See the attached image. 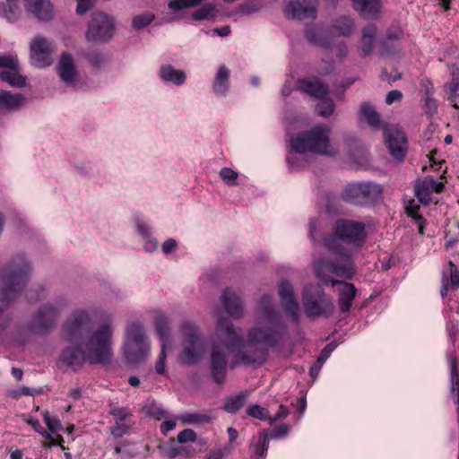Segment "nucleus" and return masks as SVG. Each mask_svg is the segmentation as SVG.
Segmentation results:
<instances>
[{"mask_svg": "<svg viewBox=\"0 0 459 459\" xmlns=\"http://www.w3.org/2000/svg\"><path fill=\"white\" fill-rule=\"evenodd\" d=\"M359 190L360 182L348 184L341 194L342 199L346 203L360 206Z\"/></svg>", "mask_w": 459, "mask_h": 459, "instance_id": "obj_36", "label": "nucleus"}, {"mask_svg": "<svg viewBox=\"0 0 459 459\" xmlns=\"http://www.w3.org/2000/svg\"><path fill=\"white\" fill-rule=\"evenodd\" d=\"M32 274V266L23 255H16L0 270V333L9 325L4 313L25 293Z\"/></svg>", "mask_w": 459, "mask_h": 459, "instance_id": "obj_3", "label": "nucleus"}, {"mask_svg": "<svg viewBox=\"0 0 459 459\" xmlns=\"http://www.w3.org/2000/svg\"><path fill=\"white\" fill-rule=\"evenodd\" d=\"M215 331L221 343L228 351L234 354V360L230 364V368H234L237 364L260 368L267 361L268 348L258 344L248 346L242 329L235 328L228 317H218Z\"/></svg>", "mask_w": 459, "mask_h": 459, "instance_id": "obj_4", "label": "nucleus"}, {"mask_svg": "<svg viewBox=\"0 0 459 459\" xmlns=\"http://www.w3.org/2000/svg\"><path fill=\"white\" fill-rule=\"evenodd\" d=\"M293 153H289L286 160L290 169H300L307 165V160L303 158L299 157L292 150Z\"/></svg>", "mask_w": 459, "mask_h": 459, "instance_id": "obj_53", "label": "nucleus"}, {"mask_svg": "<svg viewBox=\"0 0 459 459\" xmlns=\"http://www.w3.org/2000/svg\"><path fill=\"white\" fill-rule=\"evenodd\" d=\"M19 64L16 57L7 55H0V68L14 69Z\"/></svg>", "mask_w": 459, "mask_h": 459, "instance_id": "obj_62", "label": "nucleus"}, {"mask_svg": "<svg viewBox=\"0 0 459 459\" xmlns=\"http://www.w3.org/2000/svg\"><path fill=\"white\" fill-rule=\"evenodd\" d=\"M414 195L423 205H429L431 203L429 187L425 183L415 186Z\"/></svg>", "mask_w": 459, "mask_h": 459, "instance_id": "obj_46", "label": "nucleus"}, {"mask_svg": "<svg viewBox=\"0 0 459 459\" xmlns=\"http://www.w3.org/2000/svg\"><path fill=\"white\" fill-rule=\"evenodd\" d=\"M62 306V300L41 305L27 323V330L36 335L48 334L55 326Z\"/></svg>", "mask_w": 459, "mask_h": 459, "instance_id": "obj_10", "label": "nucleus"}, {"mask_svg": "<svg viewBox=\"0 0 459 459\" xmlns=\"http://www.w3.org/2000/svg\"><path fill=\"white\" fill-rule=\"evenodd\" d=\"M299 88L301 91L306 92L316 99L324 98L328 95L329 88L317 77L313 80L300 78L298 80Z\"/></svg>", "mask_w": 459, "mask_h": 459, "instance_id": "obj_22", "label": "nucleus"}, {"mask_svg": "<svg viewBox=\"0 0 459 459\" xmlns=\"http://www.w3.org/2000/svg\"><path fill=\"white\" fill-rule=\"evenodd\" d=\"M385 140L391 156L398 161L403 160L407 152L405 134L401 131L385 134Z\"/></svg>", "mask_w": 459, "mask_h": 459, "instance_id": "obj_17", "label": "nucleus"}, {"mask_svg": "<svg viewBox=\"0 0 459 459\" xmlns=\"http://www.w3.org/2000/svg\"><path fill=\"white\" fill-rule=\"evenodd\" d=\"M30 58L37 67H47L51 65V46L44 37H35L30 43Z\"/></svg>", "mask_w": 459, "mask_h": 459, "instance_id": "obj_16", "label": "nucleus"}, {"mask_svg": "<svg viewBox=\"0 0 459 459\" xmlns=\"http://www.w3.org/2000/svg\"><path fill=\"white\" fill-rule=\"evenodd\" d=\"M304 313L307 317H330L335 305L330 295L325 293L318 283H309L304 286L301 293Z\"/></svg>", "mask_w": 459, "mask_h": 459, "instance_id": "obj_7", "label": "nucleus"}, {"mask_svg": "<svg viewBox=\"0 0 459 459\" xmlns=\"http://www.w3.org/2000/svg\"><path fill=\"white\" fill-rule=\"evenodd\" d=\"M82 55L91 64V65L96 70H99L104 62V56L99 51H85L82 53Z\"/></svg>", "mask_w": 459, "mask_h": 459, "instance_id": "obj_49", "label": "nucleus"}, {"mask_svg": "<svg viewBox=\"0 0 459 459\" xmlns=\"http://www.w3.org/2000/svg\"><path fill=\"white\" fill-rule=\"evenodd\" d=\"M321 259H329L328 257H319L317 258L315 263H314V266H315V272H316V275L318 279H320L322 281V282L325 285H328V284H332L333 286H335L337 284H342V281H340L338 280H335L333 279L332 276L330 275H327L325 273V270H329L332 273L335 274L333 273V269L332 266H328V265H324V264H319V261Z\"/></svg>", "mask_w": 459, "mask_h": 459, "instance_id": "obj_34", "label": "nucleus"}, {"mask_svg": "<svg viewBox=\"0 0 459 459\" xmlns=\"http://www.w3.org/2000/svg\"><path fill=\"white\" fill-rule=\"evenodd\" d=\"M44 421L51 433H56L62 429V424L58 418L49 415L48 411L43 413Z\"/></svg>", "mask_w": 459, "mask_h": 459, "instance_id": "obj_52", "label": "nucleus"}, {"mask_svg": "<svg viewBox=\"0 0 459 459\" xmlns=\"http://www.w3.org/2000/svg\"><path fill=\"white\" fill-rule=\"evenodd\" d=\"M197 439L196 433L191 429H185L178 434L177 441L179 444H186L187 442L194 443Z\"/></svg>", "mask_w": 459, "mask_h": 459, "instance_id": "obj_55", "label": "nucleus"}, {"mask_svg": "<svg viewBox=\"0 0 459 459\" xmlns=\"http://www.w3.org/2000/svg\"><path fill=\"white\" fill-rule=\"evenodd\" d=\"M180 333L183 335V350L178 356L179 362L186 366L198 363L205 351V342L199 328L191 321H184Z\"/></svg>", "mask_w": 459, "mask_h": 459, "instance_id": "obj_9", "label": "nucleus"}, {"mask_svg": "<svg viewBox=\"0 0 459 459\" xmlns=\"http://www.w3.org/2000/svg\"><path fill=\"white\" fill-rule=\"evenodd\" d=\"M450 266V280L449 285L452 289L456 290L459 288V271L457 266L452 262L449 261Z\"/></svg>", "mask_w": 459, "mask_h": 459, "instance_id": "obj_59", "label": "nucleus"}, {"mask_svg": "<svg viewBox=\"0 0 459 459\" xmlns=\"http://www.w3.org/2000/svg\"><path fill=\"white\" fill-rule=\"evenodd\" d=\"M150 344L147 340L144 326L140 321L129 323L126 330L124 342V357L130 365L138 364L147 358Z\"/></svg>", "mask_w": 459, "mask_h": 459, "instance_id": "obj_8", "label": "nucleus"}, {"mask_svg": "<svg viewBox=\"0 0 459 459\" xmlns=\"http://www.w3.org/2000/svg\"><path fill=\"white\" fill-rule=\"evenodd\" d=\"M221 303L227 314L236 319L243 316V308L239 298L230 289L226 288L223 290L221 296Z\"/></svg>", "mask_w": 459, "mask_h": 459, "instance_id": "obj_21", "label": "nucleus"}, {"mask_svg": "<svg viewBox=\"0 0 459 459\" xmlns=\"http://www.w3.org/2000/svg\"><path fill=\"white\" fill-rule=\"evenodd\" d=\"M196 454V450L192 446H170L166 448L165 455L169 459H175L179 455H184L186 458L194 457Z\"/></svg>", "mask_w": 459, "mask_h": 459, "instance_id": "obj_39", "label": "nucleus"}, {"mask_svg": "<svg viewBox=\"0 0 459 459\" xmlns=\"http://www.w3.org/2000/svg\"><path fill=\"white\" fill-rule=\"evenodd\" d=\"M380 51L382 56H394L398 51V46L392 40L383 39L380 43Z\"/></svg>", "mask_w": 459, "mask_h": 459, "instance_id": "obj_54", "label": "nucleus"}, {"mask_svg": "<svg viewBox=\"0 0 459 459\" xmlns=\"http://www.w3.org/2000/svg\"><path fill=\"white\" fill-rule=\"evenodd\" d=\"M217 12L215 5L212 3H206L196 9L191 15V19L195 22L212 20L216 17Z\"/></svg>", "mask_w": 459, "mask_h": 459, "instance_id": "obj_38", "label": "nucleus"}, {"mask_svg": "<svg viewBox=\"0 0 459 459\" xmlns=\"http://www.w3.org/2000/svg\"><path fill=\"white\" fill-rule=\"evenodd\" d=\"M377 26L375 24H368L362 29L359 52L362 57L370 56L373 52L376 38H377Z\"/></svg>", "mask_w": 459, "mask_h": 459, "instance_id": "obj_25", "label": "nucleus"}, {"mask_svg": "<svg viewBox=\"0 0 459 459\" xmlns=\"http://www.w3.org/2000/svg\"><path fill=\"white\" fill-rule=\"evenodd\" d=\"M184 424H203L211 421L212 417L206 413L187 412L180 417Z\"/></svg>", "mask_w": 459, "mask_h": 459, "instance_id": "obj_42", "label": "nucleus"}, {"mask_svg": "<svg viewBox=\"0 0 459 459\" xmlns=\"http://www.w3.org/2000/svg\"><path fill=\"white\" fill-rule=\"evenodd\" d=\"M278 292L286 316L291 323H299L300 318L299 304L295 298L290 281L285 279L281 280Z\"/></svg>", "mask_w": 459, "mask_h": 459, "instance_id": "obj_12", "label": "nucleus"}, {"mask_svg": "<svg viewBox=\"0 0 459 459\" xmlns=\"http://www.w3.org/2000/svg\"><path fill=\"white\" fill-rule=\"evenodd\" d=\"M112 330L108 324L101 325L95 332L85 310H78L64 324L65 340L71 344L64 348L59 362L76 372L88 361L91 365L110 362Z\"/></svg>", "mask_w": 459, "mask_h": 459, "instance_id": "obj_1", "label": "nucleus"}, {"mask_svg": "<svg viewBox=\"0 0 459 459\" xmlns=\"http://www.w3.org/2000/svg\"><path fill=\"white\" fill-rule=\"evenodd\" d=\"M320 101L316 106V112L323 117H328L333 115L335 104L333 99L328 98L327 96L324 98H319Z\"/></svg>", "mask_w": 459, "mask_h": 459, "instance_id": "obj_40", "label": "nucleus"}, {"mask_svg": "<svg viewBox=\"0 0 459 459\" xmlns=\"http://www.w3.org/2000/svg\"><path fill=\"white\" fill-rule=\"evenodd\" d=\"M289 432V427L285 423L280 424L278 427L270 430L267 434L268 439H278L285 437Z\"/></svg>", "mask_w": 459, "mask_h": 459, "instance_id": "obj_57", "label": "nucleus"}, {"mask_svg": "<svg viewBox=\"0 0 459 459\" xmlns=\"http://www.w3.org/2000/svg\"><path fill=\"white\" fill-rule=\"evenodd\" d=\"M154 328L160 343V348H168L170 345L171 333L169 317L164 314L156 316Z\"/></svg>", "mask_w": 459, "mask_h": 459, "instance_id": "obj_27", "label": "nucleus"}, {"mask_svg": "<svg viewBox=\"0 0 459 459\" xmlns=\"http://www.w3.org/2000/svg\"><path fill=\"white\" fill-rule=\"evenodd\" d=\"M0 80L7 82L12 87L22 88L26 85L27 78L19 73V64L14 69L0 72Z\"/></svg>", "mask_w": 459, "mask_h": 459, "instance_id": "obj_32", "label": "nucleus"}, {"mask_svg": "<svg viewBox=\"0 0 459 459\" xmlns=\"http://www.w3.org/2000/svg\"><path fill=\"white\" fill-rule=\"evenodd\" d=\"M41 393L40 389H35L30 388L28 386H22L16 390H13L12 392V397L18 398L21 395H30V396H35L37 394H39Z\"/></svg>", "mask_w": 459, "mask_h": 459, "instance_id": "obj_61", "label": "nucleus"}, {"mask_svg": "<svg viewBox=\"0 0 459 459\" xmlns=\"http://www.w3.org/2000/svg\"><path fill=\"white\" fill-rule=\"evenodd\" d=\"M228 356L219 345L212 344L210 353V373L212 381L216 385L225 382L228 372Z\"/></svg>", "mask_w": 459, "mask_h": 459, "instance_id": "obj_14", "label": "nucleus"}, {"mask_svg": "<svg viewBox=\"0 0 459 459\" xmlns=\"http://www.w3.org/2000/svg\"><path fill=\"white\" fill-rule=\"evenodd\" d=\"M317 0H290L283 13L289 20L301 21L304 19H316Z\"/></svg>", "mask_w": 459, "mask_h": 459, "instance_id": "obj_13", "label": "nucleus"}, {"mask_svg": "<svg viewBox=\"0 0 459 459\" xmlns=\"http://www.w3.org/2000/svg\"><path fill=\"white\" fill-rule=\"evenodd\" d=\"M96 0H77L76 14L83 15L95 4Z\"/></svg>", "mask_w": 459, "mask_h": 459, "instance_id": "obj_60", "label": "nucleus"}, {"mask_svg": "<svg viewBox=\"0 0 459 459\" xmlns=\"http://www.w3.org/2000/svg\"><path fill=\"white\" fill-rule=\"evenodd\" d=\"M354 29V19L350 15H341L335 19L331 31L339 37L349 38L352 35Z\"/></svg>", "mask_w": 459, "mask_h": 459, "instance_id": "obj_29", "label": "nucleus"}, {"mask_svg": "<svg viewBox=\"0 0 459 459\" xmlns=\"http://www.w3.org/2000/svg\"><path fill=\"white\" fill-rule=\"evenodd\" d=\"M146 412L157 420H160L168 416L167 411L160 406H159L155 401L150 403L146 407Z\"/></svg>", "mask_w": 459, "mask_h": 459, "instance_id": "obj_51", "label": "nucleus"}, {"mask_svg": "<svg viewBox=\"0 0 459 459\" xmlns=\"http://www.w3.org/2000/svg\"><path fill=\"white\" fill-rule=\"evenodd\" d=\"M116 31V22L112 16L104 12H94L88 22L85 39L92 44L108 43Z\"/></svg>", "mask_w": 459, "mask_h": 459, "instance_id": "obj_11", "label": "nucleus"}, {"mask_svg": "<svg viewBox=\"0 0 459 459\" xmlns=\"http://www.w3.org/2000/svg\"><path fill=\"white\" fill-rule=\"evenodd\" d=\"M204 0H170L168 4L169 10L173 12L171 15H166L161 18L160 24L169 23L183 18L180 11L186 8H194L199 6Z\"/></svg>", "mask_w": 459, "mask_h": 459, "instance_id": "obj_20", "label": "nucleus"}, {"mask_svg": "<svg viewBox=\"0 0 459 459\" xmlns=\"http://www.w3.org/2000/svg\"><path fill=\"white\" fill-rule=\"evenodd\" d=\"M306 39L312 45L320 47L323 49L330 50L333 48V39L322 29L310 26L304 31Z\"/></svg>", "mask_w": 459, "mask_h": 459, "instance_id": "obj_24", "label": "nucleus"}, {"mask_svg": "<svg viewBox=\"0 0 459 459\" xmlns=\"http://www.w3.org/2000/svg\"><path fill=\"white\" fill-rule=\"evenodd\" d=\"M246 398L244 393H239L235 396L230 395L226 398L221 409L228 413L235 414L244 406Z\"/></svg>", "mask_w": 459, "mask_h": 459, "instance_id": "obj_37", "label": "nucleus"}, {"mask_svg": "<svg viewBox=\"0 0 459 459\" xmlns=\"http://www.w3.org/2000/svg\"><path fill=\"white\" fill-rule=\"evenodd\" d=\"M342 284V288L339 291L338 305L340 312L345 314L351 310L358 290L353 283L344 281Z\"/></svg>", "mask_w": 459, "mask_h": 459, "instance_id": "obj_26", "label": "nucleus"}, {"mask_svg": "<svg viewBox=\"0 0 459 459\" xmlns=\"http://www.w3.org/2000/svg\"><path fill=\"white\" fill-rule=\"evenodd\" d=\"M155 20V15L152 13H143L138 15H135L132 19V27L134 30H142L147 27L151 22Z\"/></svg>", "mask_w": 459, "mask_h": 459, "instance_id": "obj_43", "label": "nucleus"}, {"mask_svg": "<svg viewBox=\"0 0 459 459\" xmlns=\"http://www.w3.org/2000/svg\"><path fill=\"white\" fill-rule=\"evenodd\" d=\"M159 76L162 82H171L177 86L184 84L186 79V74L183 70H178L171 65H162L159 70Z\"/></svg>", "mask_w": 459, "mask_h": 459, "instance_id": "obj_28", "label": "nucleus"}, {"mask_svg": "<svg viewBox=\"0 0 459 459\" xmlns=\"http://www.w3.org/2000/svg\"><path fill=\"white\" fill-rule=\"evenodd\" d=\"M167 348H160L158 360L155 364V371L159 375H164L166 371Z\"/></svg>", "mask_w": 459, "mask_h": 459, "instance_id": "obj_58", "label": "nucleus"}, {"mask_svg": "<svg viewBox=\"0 0 459 459\" xmlns=\"http://www.w3.org/2000/svg\"><path fill=\"white\" fill-rule=\"evenodd\" d=\"M19 12L17 0H6L4 3H0V17L6 19L9 22L17 21Z\"/></svg>", "mask_w": 459, "mask_h": 459, "instance_id": "obj_35", "label": "nucleus"}, {"mask_svg": "<svg viewBox=\"0 0 459 459\" xmlns=\"http://www.w3.org/2000/svg\"><path fill=\"white\" fill-rule=\"evenodd\" d=\"M359 117L365 118L369 126L377 128L381 124V116L369 102H363L359 108Z\"/></svg>", "mask_w": 459, "mask_h": 459, "instance_id": "obj_33", "label": "nucleus"}, {"mask_svg": "<svg viewBox=\"0 0 459 459\" xmlns=\"http://www.w3.org/2000/svg\"><path fill=\"white\" fill-rule=\"evenodd\" d=\"M23 5L29 17L39 22H49L55 17L54 7L50 0H23Z\"/></svg>", "mask_w": 459, "mask_h": 459, "instance_id": "obj_15", "label": "nucleus"}, {"mask_svg": "<svg viewBox=\"0 0 459 459\" xmlns=\"http://www.w3.org/2000/svg\"><path fill=\"white\" fill-rule=\"evenodd\" d=\"M230 451V447L224 446L223 448H218L209 453L207 459H223Z\"/></svg>", "mask_w": 459, "mask_h": 459, "instance_id": "obj_64", "label": "nucleus"}, {"mask_svg": "<svg viewBox=\"0 0 459 459\" xmlns=\"http://www.w3.org/2000/svg\"><path fill=\"white\" fill-rule=\"evenodd\" d=\"M220 178L229 186H238V172L230 168L224 167L220 170Z\"/></svg>", "mask_w": 459, "mask_h": 459, "instance_id": "obj_50", "label": "nucleus"}, {"mask_svg": "<svg viewBox=\"0 0 459 459\" xmlns=\"http://www.w3.org/2000/svg\"><path fill=\"white\" fill-rule=\"evenodd\" d=\"M110 414L114 417L116 422L119 423L125 421L128 416L127 411L124 407H117L112 409L110 411Z\"/></svg>", "mask_w": 459, "mask_h": 459, "instance_id": "obj_63", "label": "nucleus"}, {"mask_svg": "<svg viewBox=\"0 0 459 459\" xmlns=\"http://www.w3.org/2000/svg\"><path fill=\"white\" fill-rule=\"evenodd\" d=\"M368 231L363 221L337 218L329 232L318 243L334 255V259H321L319 264L330 265L336 276L351 280L356 273L353 253L366 243Z\"/></svg>", "mask_w": 459, "mask_h": 459, "instance_id": "obj_2", "label": "nucleus"}, {"mask_svg": "<svg viewBox=\"0 0 459 459\" xmlns=\"http://www.w3.org/2000/svg\"><path fill=\"white\" fill-rule=\"evenodd\" d=\"M383 187L375 182L361 181L359 190L360 206L370 205L377 202Z\"/></svg>", "mask_w": 459, "mask_h": 459, "instance_id": "obj_23", "label": "nucleus"}, {"mask_svg": "<svg viewBox=\"0 0 459 459\" xmlns=\"http://www.w3.org/2000/svg\"><path fill=\"white\" fill-rule=\"evenodd\" d=\"M337 344L335 342H331L327 343L320 351L316 362L319 364V367L325 363V361L329 358L331 353L335 350Z\"/></svg>", "mask_w": 459, "mask_h": 459, "instance_id": "obj_56", "label": "nucleus"}, {"mask_svg": "<svg viewBox=\"0 0 459 459\" xmlns=\"http://www.w3.org/2000/svg\"><path fill=\"white\" fill-rule=\"evenodd\" d=\"M57 74L62 82L70 85L74 82L77 70L73 56L68 52L61 54L56 65Z\"/></svg>", "mask_w": 459, "mask_h": 459, "instance_id": "obj_18", "label": "nucleus"}, {"mask_svg": "<svg viewBox=\"0 0 459 459\" xmlns=\"http://www.w3.org/2000/svg\"><path fill=\"white\" fill-rule=\"evenodd\" d=\"M352 8L361 18L376 20L382 10L381 0H350Z\"/></svg>", "mask_w": 459, "mask_h": 459, "instance_id": "obj_19", "label": "nucleus"}, {"mask_svg": "<svg viewBox=\"0 0 459 459\" xmlns=\"http://www.w3.org/2000/svg\"><path fill=\"white\" fill-rule=\"evenodd\" d=\"M256 456L264 457L266 455L269 447V439L265 430L259 433L255 443L251 445Z\"/></svg>", "mask_w": 459, "mask_h": 459, "instance_id": "obj_41", "label": "nucleus"}, {"mask_svg": "<svg viewBox=\"0 0 459 459\" xmlns=\"http://www.w3.org/2000/svg\"><path fill=\"white\" fill-rule=\"evenodd\" d=\"M446 359L450 367V380L451 384L455 385L459 381V368L457 364V358L453 351H447Z\"/></svg>", "mask_w": 459, "mask_h": 459, "instance_id": "obj_44", "label": "nucleus"}, {"mask_svg": "<svg viewBox=\"0 0 459 459\" xmlns=\"http://www.w3.org/2000/svg\"><path fill=\"white\" fill-rule=\"evenodd\" d=\"M247 414L254 419H257L260 420L269 421L270 419L269 411L259 404H252L248 406L247 409Z\"/></svg>", "mask_w": 459, "mask_h": 459, "instance_id": "obj_45", "label": "nucleus"}, {"mask_svg": "<svg viewBox=\"0 0 459 459\" xmlns=\"http://www.w3.org/2000/svg\"><path fill=\"white\" fill-rule=\"evenodd\" d=\"M263 7L261 0H248L238 5L241 14L247 15L258 13Z\"/></svg>", "mask_w": 459, "mask_h": 459, "instance_id": "obj_47", "label": "nucleus"}, {"mask_svg": "<svg viewBox=\"0 0 459 459\" xmlns=\"http://www.w3.org/2000/svg\"><path fill=\"white\" fill-rule=\"evenodd\" d=\"M25 101L21 93H12L10 91L0 90V108L4 109H18Z\"/></svg>", "mask_w": 459, "mask_h": 459, "instance_id": "obj_30", "label": "nucleus"}, {"mask_svg": "<svg viewBox=\"0 0 459 459\" xmlns=\"http://www.w3.org/2000/svg\"><path fill=\"white\" fill-rule=\"evenodd\" d=\"M45 297V288L42 285L29 289L25 295L26 301L30 304H35Z\"/></svg>", "mask_w": 459, "mask_h": 459, "instance_id": "obj_48", "label": "nucleus"}, {"mask_svg": "<svg viewBox=\"0 0 459 459\" xmlns=\"http://www.w3.org/2000/svg\"><path fill=\"white\" fill-rule=\"evenodd\" d=\"M259 309L266 325L253 326L247 331V345L265 344L268 348H275L289 335L287 324L281 312L273 303L272 296L264 294L259 300Z\"/></svg>", "mask_w": 459, "mask_h": 459, "instance_id": "obj_5", "label": "nucleus"}, {"mask_svg": "<svg viewBox=\"0 0 459 459\" xmlns=\"http://www.w3.org/2000/svg\"><path fill=\"white\" fill-rule=\"evenodd\" d=\"M230 71L224 65H221L212 83V89L218 96L224 95L229 90Z\"/></svg>", "mask_w": 459, "mask_h": 459, "instance_id": "obj_31", "label": "nucleus"}, {"mask_svg": "<svg viewBox=\"0 0 459 459\" xmlns=\"http://www.w3.org/2000/svg\"><path fill=\"white\" fill-rule=\"evenodd\" d=\"M331 128L328 126H316L310 130L290 136V150L296 153L313 152L332 155L329 151Z\"/></svg>", "mask_w": 459, "mask_h": 459, "instance_id": "obj_6", "label": "nucleus"}]
</instances>
